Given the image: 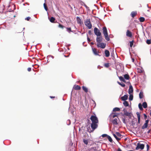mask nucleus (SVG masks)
I'll use <instances>...</instances> for the list:
<instances>
[{
    "mask_svg": "<svg viewBox=\"0 0 151 151\" xmlns=\"http://www.w3.org/2000/svg\"><path fill=\"white\" fill-rule=\"evenodd\" d=\"M92 123L91 124V129L89 127L88 129L89 132L91 133L93 132L98 127V120L97 118L95 115H92L90 117Z\"/></svg>",
    "mask_w": 151,
    "mask_h": 151,
    "instance_id": "f257e3e1",
    "label": "nucleus"
},
{
    "mask_svg": "<svg viewBox=\"0 0 151 151\" xmlns=\"http://www.w3.org/2000/svg\"><path fill=\"white\" fill-rule=\"evenodd\" d=\"M103 33L104 35L105 39L108 41H109L110 39L108 35L107 29L105 27L103 28Z\"/></svg>",
    "mask_w": 151,
    "mask_h": 151,
    "instance_id": "f03ea898",
    "label": "nucleus"
},
{
    "mask_svg": "<svg viewBox=\"0 0 151 151\" xmlns=\"http://www.w3.org/2000/svg\"><path fill=\"white\" fill-rule=\"evenodd\" d=\"M145 147V145L143 144H141L139 143H138L137 144V146L135 150H137L139 149L143 150Z\"/></svg>",
    "mask_w": 151,
    "mask_h": 151,
    "instance_id": "7ed1b4c3",
    "label": "nucleus"
},
{
    "mask_svg": "<svg viewBox=\"0 0 151 151\" xmlns=\"http://www.w3.org/2000/svg\"><path fill=\"white\" fill-rule=\"evenodd\" d=\"M85 24L89 29L91 28L92 25L89 19H87L85 22Z\"/></svg>",
    "mask_w": 151,
    "mask_h": 151,
    "instance_id": "20e7f679",
    "label": "nucleus"
},
{
    "mask_svg": "<svg viewBox=\"0 0 151 151\" xmlns=\"http://www.w3.org/2000/svg\"><path fill=\"white\" fill-rule=\"evenodd\" d=\"M94 33L97 36L101 35V33L99 30L96 27H95L94 29Z\"/></svg>",
    "mask_w": 151,
    "mask_h": 151,
    "instance_id": "39448f33",
    "label": "nucleus"
},
{
    "mask_svg": "<svg viewBox=\"0 0 151 151\" xmlns=\"http://www.w3.org/2000/svg\"><path fill=\"white\" fill-rule=\"evenodd\" d=\"M123 111L124 112L123 116H126L129 117L131 116V113L127 112L125 109H124Z\"/></svg>",
    "mask_w": 151,
    "mask_h": 151,
    "instance_id": "423d86ee",
    "label": "nucleus"
},
{
    "mask_svg": "<svg viewBox=\"0 0 151 151\" xmlns=\"http://www.w3.org/2000/svg\"><path fill=\"white\" fill-rule=\"evenodd\" d=\"M97 45L98 47H100L103 49L105 47L106 45L104 43H97Z\"/></svg>",
    "mask_w": 151,
    "mask_h": 151,
    "instance_id": "0eeeda50",
    "label": "nucleus"
},
{
    "mask_svg": "<svg viewBox=\"0 0 151 151\" xmlns=\"http://www.w3.org/2000/svg\"><path fill=\"white\" fill-rule=\"evenodd\" d=\"M103 38L101 35L100 36H97L96 38V42L98 43H101L102 41Z\"/></svg>",
    "mask_w": 151,
    "mask_h": 151,
    "instance_id": "6e6552de",
    "label": "nucleus"
},
{
    "mask_svg": "<svg viewBox=\"0 0 151 151\" xmlns=\"http://www.w3.org/2000/svg\"><path fill=\"white\" fill-rule=\"evenodd\" d=\"M118 115V114L116 113H113L111 114L109 116V117L110 118V120L114 118L115 117L117 116Z\"/></svg>",
    "mask_w": 151,
    "mask_h": 151,
    "instance_id": "1a4fd4ad",
    "label": "nucleus"
},
{
    "mask_svg": "<svg viewBox=\"0 0 151 151\" xmlns=\"http://www.w3.org/2000/svg\"><path fill=\"white\" fill-rule=\"evenodd\" d=\"M92 50L93 53L95 55H99V56H100V55H99L98 54L99 52L97 51V50L96 48L92 47Z\"/></svg>",
    "mask_w": 151,
    "mask_h": 151,
    "instance_id": "9d476101",
    "label": "nucleus"
},
{
    "mask_svg": "<svg viewBox=\"0 0 151 151\" xmlns=\"http://www.w3.org/2000/svg\"><path fill=\"white\" fill-rule=\"evenodd\" d=\"M118 118H114L111 121L112 123L114 125H117L118 124Z\"/></svg>",
    "mask_w": 151,
    "mask_h": 151,
    "instance_id": "9b49d317",
    "label": "nucleus"
},
{
    "mask_svg": "<svg viewBox=\"0 0 151 151\" xmlns=\"http://www.w3.org/2000/svg\"><path fill=\"white\" fill-rule=\"evenodd\" d=\"M127 36L131 37H132V33L128 30H127L126 32Z\"/></svg>",
    "mask_w": 151,
    "mask_h": 151,
    "instance_id": "f8f14e48",
    "label": "nucleus"
},
{
    "mask_svg": "<svg viewBox=\"0 0 151 151\" xmlns=\"http://www.w3.org/2000/svg\"><path fill=\"white\" fill-rule=\"evenodd\" d=\"M76 20L78 24H81L82 23V21L81 19L79 17H76Z\"/></svg>",
    "mask_w": 151,
    "mask_h": 151,
    "instance_id": "ddd939ff",
    "label": "nucleus"
},
{
    "mask_svg": "<svg viewBox=\"0 0 151 151\" xmlns=\"http://www.w3.org/2000/svg\"><path fill=\"white\" fill-rule=\"evenodd\" d=\"M133 92V89L132 86L130 85L129 86V94H132Z\"/></svg>",
    "mask_w": 151,
    "mask_h": 151,
    "instance_id": "4468645a",
    "label": "nucleus"
},
{
    "mask_svg": "<svg viewBox=\"0 0 151 151\" xmlns=\"http://www.w3.org/2000/svg\"><path fill=\"white\" fill-rule=\"evenodd\" d=\"M128 97V96L127 95H125L123 96H122L121 98L122 101H125L127 100Z\"/></svg>",
    "mask_w": 151,
    "mask_h": 151,
    "instance_id": "2eb2a0df",
    "label": "nucleus"
},
{
    "mask_svg": "<svg viewBox=\"0 0 151 151\" xmlns=\"http://www.w3.org/2000/svg\"><path fill=\"white\" fill-rule=\"evenodd\" d=\"M112 134L114 136V137L116 139L117 141H119V140H120V138L118 137L116 135V134H115L112 131Z\"/></svg>",
    "mask_w": 151,
    "mask_h": 151,
    "instance_id": "dca6fc26",
    "label": "nucleus"
},
{
    "mask_svg": "<svg viewBox=\"0 0 151 151\" xmlns=\"http://www.w3.org/2000/svg\"><path fill=\"white\" fill-rule=\"evenodd\" d=\"M105 56L106 57H108L109 56L110 53L109 51L108 50H105Z\"/></svg>",
    "mask_w": 151,
    "mask_h": 151,
    "instance_id": "f3484780",
    "label": "nucleus"
},
{
    "mask_svg": "<svg viewBox=\"0 0 151 151\" xmlns=\"http://www.w3.org/2000/svg\"><path fill=\"white\" fill-rule=\"evenodd\" d=\"M119 80L121 81H122L123 82H125L126 81H125V79H124L123 77L122 76H119Z\"/></svg>",
    "mask_w": 151,
    "mask_h": 151,
    "instance_id": "a211bd4d",
    "label": "nucleus"
},
{
    "mask_svg": "<svg viewBox=\"0 0 151 151\" xmlns=\"http://www.w3.org/2000/svg\"><path fill=\"white\" fill-rule=\"evenodd\" d=\"M137 14L136 12H132L131 13V16L132 17H134Z\"/></svg>",
    "mask_w": 151,
    "mask_h": 151,
    "instance_id": "6ab92c4d",
    "label": "nucleus"
},
{
    "mask_svg": "<svg viewBox=\"0 0 151 151\" xmlns=\"http://www.w3.org/2000/svg\"><path fill=\"white\" fill-rule=\"evenodd\" d=\"M50 21L52 23H54L55 19L53 17H51L49 19Z\"/></svg>",
    "mask_w": 151,
    "mask_h": 151,
    "instance_id": "aec40b11",
    "label": "nucleus"
},
{
    "mask_svg": "<svg viewBox=\"0 0 151 151\" xmlns=\"http://www.w3.org/2000/svg\"><path fill=\"white\" fill-rule=\"evenodd\" d=\"M124 79L126 80H129V75L128 74H125L124 75Z\"/></svg>",
    "mask_w": 151,
    "mask_h": 151,
    "instance_id": "412c9836",
    "label": "nucleus"
},
{
    "mask_svg": "<svg viewBox=\"0 0 151 151\" xmlns=\"http://www.w3.org/2000/svg\"><path fill=\"white\" fill-rule=\"evenodd\" d=\"M81 88V87L78 85L75 86L74 87L75 89L76 90H79Z\"/></svg>",
    "mask_w": 151,
    "mask_h": 151,
    "instance_id": "4be33fe9",
    "label": "nucleus"
},
{
    "mask_svg": "<svg viewBox=\"0 0 151 151\" xmlns=\"http://www.w3.org/2000/svg\"><path fill=\"white\" fill-rule=\"evenodd\" d=\"M82 88L87 93L88 91V88L86 87L83 86H82Z\"/></svg>",
    "mask_w": 151,
    "mask_h": 151,
    "instance_id": "5701e85b",
    "label": "nucleus"
},
{
    "mask_svg": "<svg viewBox=\"0 0 151 151\" xmlns=\"http://www.w3.org/2000/svg\"><path fill=\"white\" fill-rule=\"evenodd\" d=\"M142 106L144 108H146L147 107V104L146 102H144L143 103Z\"/></svg>",
    "mask_w": 151,
    "mask_h": 151,
    "instance_id": "b1692460",
    "label": "nucleus"
},
{
    "mask_svg": "<svg viewBox=\"0 0 151 151\" xmlns=\"http://www.w3.org/2000/svg\"><path fill=\"white\" fill-rule=\"evenodd\" d=\"M120 110V109L119 108H118V107H116L114 108L113 110V111H119Z\"/></svg>",
    "mask_w": 151,
    "mask_h": 151,
    "instance_id": "393cba45",
    "label": "nucleus"
},
{
    "mask_svg": "<svg viewBox=\"0 0 151 151\" xmlns=\"http://www.w3.org/2000/svg\"><path fill=\"white\" fill-rule=\"evenodd\" d=\"M123 104L125 106H128V102L126 101H124Z\"/></svg>",
    "mask_w": 151,
    "mask_h": 151,
    "instance_id": "a878e982",
    "label": "nucleus"
},
{
    "mask_svg": "<svg viewBox=\"0 0 151 151\" xmlns=\"http://www.w3.org/2000/svg\"><path fill=\"white\" fill-rule=\"evenodd\" d=\"M147 124H146V123H145L142 126V129H144L145 128H147Z\"/></svg>",
    "mask_w": 151,
    "mask_h": 151,
    "instance_id": "bb28decb",
    "label": "nucleus"
},
{
    "mask_svg": "<svg viewBox=\"0 0 151 151\" xmlns=\"http://www.w3.org/2000/svg\"><path fill=\"white\" fill-rule=\"evenodd\" d=\"M139 20L140 22H143L145 20V19L143 17H140L139 18Z\"/></svg>",
    "mask_w": 151,
    "mask_h": 151,
    "instance_id": "cd10ccee",
    "label": "nucleus"
},
{
    "mask_svg": "<svg viewBox=\"0 0 151 151\" xmlns=\"http://www.w3.org/2000/svg\"><path fill=\"white\" fill-rule=\"evenodd\" d=\"M129 99L130 101H132L133 99V95L132 94H129Z\"/></svg>",
    "mask_w": 151,
    "mask_h": 151,
    "instance_id": "c85d7f7f",
    "label": "nucleus"
},
{
    "mask_svg": "<svg viewBox=\"0 0 151 151\" xmlns=\"http://www.w3.org/2000/svg\"><path fill=\"white\" fill-rule=\"evenodd\" d=\"M138 106L139 109L140 110H143V108L142 106V105L141 104L139 103L138 105Z\"/></svg>",
    "mask_w": 151,
    "mask_h": 151,
    "instance_id": "c756f323",
    "label": "nucleus"
},
{
    "mask_svg": "<svg viewBox=\"0 0 151 151\" xmlns=\"http://www.w3.org/2000/svg\"><path fill=\"white\" fill-rule=\"evenodd\" d=\"M107 138L109 140L110 142H112V139H111V137L109 136H108V137H107Z\"/></svg>",
    "mask_w": 151,
    "mask_h": 151,
    "instance_id": "7c9ffc66",
    "label": "nucleus"
},
{
    "mask_svg": "<svg viewBox=\"0 0 151 151\" xmlns=\"http://www.w3.org/2000/svg\"><path fill=\"white\" fill-rule=\"evenodd\" d=\"M137 72L138 73H141L143 72V70L141 68H138Z\"/></svg>",
    "mask_w": 151,
    "mask_h": 151,
    "instance_id": "2f4dec72",
    "label": "nucleus"
},
{
    "mask_svg": "<svg viewBox=\"0 0 151 151\" xmlns=\"http://www.w3.org/2000/svg\"><path fill=\"white\" fill-rule=\"evenodd\" d=\"M117 83L122 87H124L125 86V85L124 83H121L119 81H117Z\"/></svg>",
    "mask_w": 151,
    "mask_h": 151,
    "instance_id": "473e14b6",
    "label": "nucleus"
},
{
    "mask_svg": "<svg viewBox=\"0 0 151 151\" xmlns=\"http://www.w3.org/2000/svg\"><path fill=\"white\" fill-rule=\"evenodd\" d=\"M118 137H120L121 136V134L118 132H116V134Z\"/></svg>",
    "mask_w": 151,
    "mask_h": 151,
    "instance_id": "72a5a7b5",
    "label": "nucleus"
},
{
    "mask_svg": "<svg viewBox=\"0 0 151 151\" xmlns=\"http://www.w3.org/2000/svg\"><path fill=\"white\" fill-rule=\"evenodd\" d=\"M143 93L141 92H140L139 94V97L140 99H142L143 98Z\"/></svg>",
    "mask_w": 151,
    "mask_h": 151,
    "instance_id": "f704fd0d",
    "label": "nucleus"
},
{
    "mask_svg": "<svg viewBox=\"0 0 151 151\" xmlns=\"http://www.w3.org/2000/svg\"><path fill=\"white\" fill-rule=\"evenodd\" d=\"M137 116L138 119L139 120L140 119V116L139 113L138 112L137 113Z\"/></svg>",
    "mask_w": 151,
    "mask_h": 151,
    "instance_id": "c9c22d12",
    "label": "nucleus"
},
{
    "mask_svg": "<svg viewBox=\"0 0 151 151\" xmlns=\"http://www.w3.org/2000/svg\"><path fill=\"white\" fill-rule=\"evenodd\" d=\"M44 8L45 9L46 11H47L48 10V8L46 6L45 3H44Z\"/></svg>",
    "mask_w": 151,
    "mask_h": 151,
    "instance_id": "e433bc0d",
    "label": "nucleus"
},
{
    "mask_svg": "<svg viewBox=\"0 0 151 151\" xmlns=\"http://www.w3.org/2000/svg\"><path fill=\"white\" fill-rule=\"evenodd\" d=\"M83 142L85 144L87 145L88 143V141L86 139H84Z\"/></svg>",
    "mask_w": 151,
    "mask_h": 151,
    "instance_id": "4c0bfd02",
    "label": "nucleus"
},
{
    "mask_svg": "<svg viewBox=\"0 0 151 151\" xmlns=\"http://www.w3.org/2000/svg\"><path fill=\"white\" fill-rule=\"evenodd\" d=\"M147 43L148 44H150L151 43V40H147L146 41Z\"/></svg>",
    "mask_w": 151,
    "mask_h": 151,
    "instance_id": "58836bf2",
    "label": "nucleus"
},
{
    "mask_svg": "<svg viewBox=\"0 0 151 151\" xmlns=\"http://www.w3.org/2000/svg\"><path fill=\"white\" fill-rule=\"evenodd\" d=\"M133 45V41H131L130 42V47H131Z\"/></svg>",
    "mask_w": 151,
    "mask_h": 151,
    "instance_id": "ea45409f",
    "label": "nucleus"
},
{
    "mask_svg": "<svg viewBox=\"0 0 151 151\" xmlns=\"http://www.w3.org/2000/svg\"><path fill=\"white\" fill-rule=\"evenodd\" d=\"M122 122H123L125 124H126V119L124 118H123L122 119Z\"/></svg>",
    "mask_w": 151,
    "mask_h": 151,
    "instance_id": "a19ab883",
    "label": "nucleus"
},
{
    "mask_svg": "<svg viewBox=\"0 0 151 151\" xmlns=\"http://www.w3.org/2000/svg\"><path fill=\"white\" fill-rule=\"evenodd\" d=\"M58 27H59L60 28H61L62 29H63L64 28V27L62 25H61L60 24H59V25H58Z\"/></svg>",
    "mask_w": 151,
    "mask_h": 151,
    "instance_id": "79ce46f5",
    "label": "nucleus"
},
{
    "mask_svg": "<svg viewBox=\"0 0 151 151\" xmlns=\"http://www.w3.org/2000/svg\"><path fill=\"white\" fill-rule=\"evenodd\" d=\"M67 31L69 33L71 31V28H67Z\"/></svg>",
    "mask_w": 151,
    "mask_h": 151,
    "instance_id": "37998d69",
    "label": "nucleus"
},
{
    "mask_svg": "<svg viewBox=\"0 0 151 151\" xmlns=\"http://www.w3.org/2000/svg\"><path fill=\"white\" fill-rule=\"evenodd\" d=\"M108 135H107V134H103L102 136L103 137H108Z\"/></svg>",
    "mask_w": 151,
    "mask_h": 151,
    "instance_id": "c03bdc74",
    "label": "nucleus"
},
{
    "mask_svg": "<svg viewBox=\"0 0 151 151\" xmlns=\"http://www.w3.org/2000/svg\"><path fill=\"white\" fill-rule=\"evenodd\" d=\"M30 19V17H27L25 19V20H27V21H29Z\"/></svg>",
    "mask_w": 151,
    "mask_h": 151,
    "instance_id": "a18cd8bd",
    "label": "nucleus"
},
{
    "mask_svg": "<svg viewBox=\"0 0 151 151\" xmlns=\"http://www.w3.org/2000/svg\"><path fill=\"white\" fill-rule=\"evenodd\" d=\"M105 66L106 67H108L109 66V64L108 63H106L105 64Z\"/></svg>",
    "mask_w": 151,
    "mask_h": 151,
    "instance_id": "49530a36",
    "label": "nucleus"
},
{
    "mask_svg": "<svg viewBox=\"0 0 151 151\" xmlns=\"http://www.w3.org/2000/svg\"><path fill=\"white\" fill-rule=\"evenodd\" d=\"M27 70L28 71H30L31 70V68H29L27 69Z\"/></svg>",
    "mask_w": 151,
    "mask_h": 151,
    "instance_id": "de8ad7c7",
    "label": "nucleus"
},
{
    "mask_svg": "<svg viewBox=\"0 0 151 151\" xmlns=\"http://www.w3.org/2000/svg\"><path fill=\"white\" fill-rule=\"evenodd\" d=\"M87 40L88 41V42H90L91 41V40L89 39V38L87 37Z\"/></svg>",
    "mask_w": 151,
    "mask_h": 151,
    "instance_id": "09e8293b",
    "label": "nucleus"
},
{
    "mask_svg": "<svg viewBox=\"0 0 151 151\" xmlns=\"http://www.w3.org/2000/svg\"><path fill=\"white\" fill-rule=\"evenodd\" d=\"M147 150H149V146L147 144Z\"/></svg>",
    "mask_w": 151,
    "mask_h": 151,
    "instance_id": "8fccbe9b",
    "label": "nucleus"
},
{
    "mask_svg": "<svg viewBox=\"0 0 151 151\" xmlns=\"http://www.w3.org/2000/svg\"><path fill=\"white\" fill-rule=\"evenodd\" d=\"M88 33L90 35H91L92 34L91 31V30H89L88 31Z\"/></svg>",
    "mask_w": 151,
    "mask_h": 151,
    "instance_id": "3c124183",
    "label": "nucleus"
},
{
    "mask_svg": "<svg viewBox=\"0 0 151 151\" xmlns=\"http://www.w3.org/2000/svg\"><path fill=\"white\" fill-rule=\"evenodd\" d=\"M148 122H149V120H147L145 121V123H146V124H148Z\"/></svg>",
    "mask_w": 151,
    "mask_h": 151,
    "instance_id": "603ef678",
    "label": "nucleus"
},
{
    "mask_svg": "<svg viewBox=\"0 0 151 151\" xmlns=\"http://www.w3.org/2000/svg\"><path fill=\"white\" fill-rule=\"evenodd\" d=\"M117 151H122L120 148H119L118 149Z\"/></svg>",
    "mask_w": 151,
    "mask_h": 151,
    "instance_id": "864d4df0",
    "label": "nucleus"
},
{
    "mask_svg": "<svg viewBox=\"0 0 151 151\" xmlns=\"http://www.w3.org/2000/svg\"><path fill=\"white\" fill-rule=\"evenodd\" d=\"M132 62H134V58H132Z\"/></svg>",
    "mask_w": 151,
    "mask_h": 151,
    "instance_id": "5fc2aeb1",
    "label": "nucleus"
},
{
    "mask_svg": "<svg viewBox=\"0 0 151 151\" xmlns=\"http://www.w3.org/2000/svg\"><path fill=\"white\" fill-rule=\"evenodd\" d=\"M67 122H69V124H70V120H68L67 121Z\"/></svg>",
    "mask_w": 151,
    "mask_h": 151,
    "instance_id": "6e6d98bb",
    "label": "nucleus"
},
{
    "mask_svg": "<svg viewBox=\"0 0 151 151\" xmlns=\"http://www.w3.org/2000/svg\"><path fill=\"white\" fill-rule=\"evenodd\" d=\"M150 132V130H149L147 131V133H149Z\"/></svg>",
    "mask_w": 151,
    "mask_h": 151,
    "instance_id": "4d7b16f0",
    "label": "nucleus"
},
{
    "mask_svg": "<svg viewBox=\"0 0 151 151\" xmlns=\"http://www.w3.org/2000/svg\"><path fill=\"white\" fill-rule=\"evenodd\" d=\"M91 45H93L94 44V43H93L91 42Z\"/></svg>",
    "mask_w": 151,
    "mask_h": 151,
    "instance_id": "13d9d810",
    "label": "nucleus"
},
{
    "mask_svg": "<svg viewBox=\"0 0 151 151\" xmlns=\"http://www.w3.org/2000/svg\"><path fill=\"white\" fill-rule=\"evenodd\" d=\"M50 97L51 98H54L55 97H53V96H50Z\"/></svg>",
    "mask_w": 151,
    "mask_h": 151,
    "instance_id": "bf43d9fd",
    "label": "nucleus"
},
{
    "mask_svg": "<svg viewBox=\"0 0 151 151\" xmlns=\"http://www.w3.org/2000/svg\"><path fill=\"white\" fill-rule=\"evenodd\" d=\"M140 120H138V122L139 123Z\"/></svg>",
    "mask_w": 151,
    "mask_h": 151,
    "instance_id": "052dcab7",
    "label": "nucleus"
},
{
    "mask_svg": "<svg viewBox=\"0 0 151 151\" xmlns=\"http://www.w3.org/2000/svg\"><path fill=\"white\" fill-rule=\"evenodd\" d=\"M145 117H147V116L145 114H144Z\"/></svg>",
    "mask_w": 151,
    "mask_h": 151,
    "instance_id": "680f3d73",
    "label": "nucleus"
},
{
    "mask_svg": "<svg viewBox=\"0 0 151 151\" xmlns=\"http://www.w3.org/2000/svg\"><path fill=\"white\" fill-rule=\"evenodd\" d=\"M85 6L86 8H87L88 7L86 5H85Z\"/></svg>",
    "mask_w": 151,
    "mask_h": 151,
    "instance_id": "e2e57ef3",
    "label": "nucleus"
},
{
    "mask_svg": "<svg viewBox=\"0 0 151 151\" xmlns=\"http://www.w3.org/2000/svg\"><path fill=\"white\" fill-rule=\"evenodd\" d=\"M51 56V57L52 58H53V56Z\"/></svg>",
    "mask_w": 151,
    "mask_h": 151,
    "instance_id": "0e129e2a",
    "label": "nucleus"
},
{
    "mask_svg": "<svg viewBox=\"0 0 151 151\" xmlns=\"http://www.w3.org/2000/svg\"><path fill=\"white\" fill-rule=\"evenodd\" d=\"M150 116H151V112H150Z\"/></svg>",
    "mask_w": 151,
    "mask_h": 151,
    "instance_id": "69168bd1",
    "label": "nucleus"
}]
</instances>
